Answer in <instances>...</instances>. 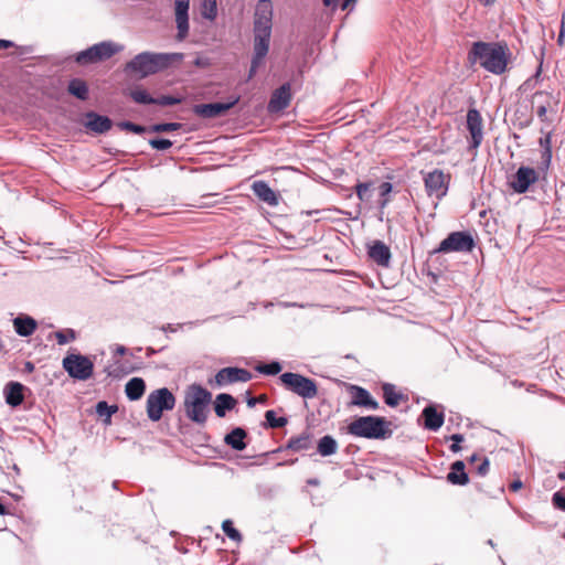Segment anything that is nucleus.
Here are the masks:
<instances>
[{
	"label": "nucleus",
	"instance_id": "obj_32",
	"mask_svg": "<svg viewBox=\"0 0 565 565\" xmlns=\"http://www.w3.org/2000/svg\"><path fill=\"white\" fill-rule=\"evenodd\" d=\"M268 52H269V46H263V45L260 46V45L253 44V55H252V60H250V66H249L247 79H252L256 75L259 66L264 63Z\"/></svg>",
	"mask_w": 565,
	"mask_h": 565
},
{
	"label": "nucleus",
	"instance_id": "obj_61",
	"mask_svg": "<svg viewBox=\"0 0 565 565\" xmlns=\"http://www.w3.org/2000/svg\"><path fill=\"white\" fill-rule=\"evenodd\" d=\"M35 366L31 361H26L23 365V372L25 373H32L34 371Z\"/></svg>",
	"mask_w": 565,
	"mask_h": 565
},
{
	"label": "nucleus",
	"instance_id": "obj_25",
	"mask_svg": "<svg viewBox=\"0 0 565 565\" xmlns=\"http://www.w3.org/2000/svg\"><path fill=\"white\" fill-rule=\"evenodd\" d=\"M12 322L15 333L23 338L31 337L38 329V321L26 313H19Z\"/></svg>",
	"mask_w": 565,
	"mask_h": 565
},
{
	"label": "nucleus",
	"instance_id": "obj_30",
	"mask_svg": "<svg viewBox=\"0 0 565 565\" xmlns=\"http://www.w3.org/2000/svg\"><path fill=\"white\" fill-rule=\"evenodd\" d=\"M383 401L388 407H397L401 402L407 401L408 397L396 391V386L392 383L382 384Z\"/></svg>",
	"mask_w": 565,
	"mask_h": 565
},
{
	"label": "nucleus",
	"instance_id": "obj_42",
	"mask_svg": "<svg viewBox=\"0 0 565 565\" xmlns=\"http://www.w3.org/2000/svg\"><path fill=\"white\" fill-rule=\"evenodd\" d=\"M222 530L226 536L234 542H241L243 540L242 533L234 526L233 521L230 519L222 522Z\"/></svg>",
	"mask_w": 565,
	"mask_h": 565
},
{
	"label": "nucleus",
	"instance_id": "obj_4",
	"mask_svg": "<svg viewBox=\"0 0 565 565\" xmlns=\"http://www.w3.org/2000/svg\"><path fill=\"white\" fill-rule=\"evenodd\" d=\"M212 393L201 384L188 386L184 395V412L186 417L196 425H204L207 419Z\"/></svg>",
	"mask_w": 565,
	"mask_h": 565
},
{
	"label": "nucleus",
	"instance_id": "obj_14",
	"mask_svg": "<svg viewBox=\"0 0 565 565\" xmlns=\"http://www.w3.org/2000/svg\"><path fill=\"white\" fill-rule=\"evenodd\" d=\"M466 117V127L470 134V139L468 140V149H477L483 139L481 114L477 108H469Z\"/></svg>",
	"mask_w": 565,
	"mask_h": 565
},
{
	"label": "nucleus",
	"instance_id": "obj_23",
	"mask_svg": "<svg viewBox=\"0 0 565 565\" xmlns=\"http://www.w3.org/2000/svg\"><path fill=\"white\" fill-rule=\"evenodd\" d=\"M223 441L235 451H243L248 445V431L241 426H235L225 434Z\"/></svg>",
	"mask_w": 565,
	"mask_h": 565
},
{
	"label": "nucleus",
	"instance_id": "obj_11",
	"mask_svg": "<svg viewBox=\"0 0 565 565\" xmlns=\"http://www.w3.org/2000/svg\"><path fill=\"white\" fill-rule=\"evenodd\" d=\"M241 100L239 95H232L226 102L202 103L193 106V113L201 118H216L224 116Z\"/></svg>",
	"mask_w": 565,
	"mask_h": 565
},
{
	"label": "nucleus",
	"instance_id": "obj_17",
	"mask_svg": "<svg viewBox=\"0 0 565 565\" xmlns=\"http://www.w3.org/2000/svg\"><path fill=\"white\" fill-rule=\"evenodd\" d=\"M252 373L243 367L226 366L217 371L215 374V383L224 386L232 383H246L252 380Z\"/></svg>",
	"mask_w": 565,
	"mask_h": 565
},
{
	"label": "nucleus",
	"instance_id": "obj_12",
	"mask_svg": "<svg viewBox=\"0 0 565 565\" xmlns=\"http://www.w3.org/2000/svg\"><path fill=\"white\" fill-rule=\"evenodd\" d=\"M450 182V174L440 169H434L424 177L425 191L428 196L441 200L447 195Z\"/></svg>",
	"mask_w": 565,
	"mask_h": 565
},
{
	"label": "nucleus",
	"instance_id": "obj_1",
	"mask_svg": "<svg viewBox=\"0 0 565 565\" xmlns=\"http://www.w3.org/2000/svg\"><path fill=\"white\" fill-rule=\"evenodd\" d=\"M511 51L504 41H476L468 52L470 64L479 65L489 73L501 75L508 71Z\"/></svg>",
	"mask_w": 565,
	"mask_h": 565
},
{
	"label": "nucleus",
	"instance_id": "obj_43",
	"mask_svg": "<svg viewBox=\"0 0 565 565\" xmlns=\"http://www.w3.org/2000/svg\"><path fill=\"white\" fill-rule=\"evenodd\" d=\"M54 337L56 339V342L60 345H65L68 342L76 340L77 332L72 328H66V329L56 331L54 333Z\"/></svg>",
	"mask_w": 565,
	"mask_h": 565
},
{
	"label": "nucleus",
	"instance_id": "obj_38",
	"mask_svg": "<svg viewBox=\"0 0 565 565\" xmlns=\"http://www.w3.org/2000/svg\"><path fill=\"white\" fill-rule=\"evenodd\" d=\"M264 417L266 428H282L288 424V418L286 416L278 417L274 409L266 411Z\"/></svg>",
	"mask_w": 565,
	"mask_h": 565
},
{
	"label": "nucleus",
	"instance_id": "obj_39",
	"mask_svg": "<svg viewBox=\"0 0 565 565\" xmlns=\"http://www.w3.org/2000/svg\"><path fill=\"white\" fill-rule=\"evenodd\" d=\"M129 97L138 105H154V97L145 88L130 90Z\"/></svg>",
	"mask_w": 565,
	"mask_h": 565
},
{
	"label": "nucleus",
	"instance_id": "obj_58",
	"mask_svg": "<svg viewBox=\"0 0 565 565\" xmlns=\"http://www.w3.org/2000/svg\"><path fill=\"white\" fill-rule=\"evenodd\" d=\"M14 46V43L10 40L0 39V50L9 49Z\"/></svg>",
	"mask_w": 565,
	"mask_h": 565
},
{
	"label": "nucleus",
	"instance_id": "obj_15",
	"mask_svg": "<svg viewBox=\"0 0 565 565\" xmlns=\"http://www.w3.org/2000/svg\"><path fill=\"white\" fill-rule=\"evenodd\" d=\"M539 180V174L534 168L521 166L518 168L510 182V188L518 194L526 193L531 185Z\"/></svg>",
	"mask_w": 565,
	"mask_h": 565
},
{
	"label": "nucleus",
	"instance_id": "obj_22",
	"mask_svg": "<svg viewBox=\"0 0 565 565\" xmlns=\"http://www.w3.org/2000/svg\"><path fill=\"white\" fill-rule=\"evenodd\" d=\"M26 391H29V388L20 382H8L3 388L6 403L12 408L19 407L24 402V393Z\"/></svg>",
	"mask_w": 565,
	"mask_h": 565
},
{
	"label": "nucleus",
	"instance_id": "obj_18",
	"mask_svg": "<svg viewBox=\"0 0 565 565\" xmlns=\"http://www.w3.org/2000/svg\"><path fill=\"white\" fill-rule=\"evenodd\" d=\"M367 257L377 266L388 268L391 266V248L380 239H374L366 245Z\"/></svg>",
	"mask_w": 565,
	"mask_h": 565
},
{
	"label": "nucleus",
	"instance_id": "obj_13",
	"mask_svg": "<svg viewBox=\"0 0 565 565\" xmlns=\"http://www.w3.org/2000/svg\"><path fill=\"white\" fill-rule=\"evenodd\" d=\"M445 407L429 402L422 411L423 427L429 431H438L445 423Z\"/></svg>",
	"mask_w": 565,
	"mask_h": 565
},
{
	"label": "nucleus",
	"instance_id": "obj_53",
	"mask_svg": "<svg viewBox=\"0 0 565 565\" xmlns=\"http://www.w3.org/2000/svg\"><path fill=\"white\" fill-rule=\"evenodd\" d=\"M536 86V83L533 82V78H527L520 87L519 89L522 93H526L529 90H532Z\"/></svg>",
	"mask_w": 565,
	"mask_h": 565
},
{
	"label": "nucleus",
	"instance_id": "obj_28",
	"mask_svg": "<svg viewBox=\"0 0 565 565\" xmlns=\"http://www.w3.org/2000/svg\"><path fill=\"white\" fill-rule=\"evenodd\" d=\"M237 399L228 393H220L215 396L213 408L215 415L224 418L226 414L235 408Z\"/></svg>",
	"mask_w": 565,
	"mask_h": 565
},
{
	"label": "nucleus",
	"instance_id": "obj_5",
	"mask_svg": "<svg viewBox=\"0 0 565 565\" xmlns=\"http://www.w3.org/2000/svg\"><path fill=\"white\" fill-rule=\"evenodd\" d=\"M274 9L270 0H258L253 21V44L270 47Z\"/></svg>",
	"mask_w": 565,
	"mask_h": 565
},
{
	"label": "nucleus",
	"instance_id": "obj_10",
	"mask_svg": "<svg viewBox=\"0 0 565 565\" xmlns=\"http://www.w3.org/2000/svg\"><path fill=\"white\" fill-rule=\"evenodd\" d=\"M62 366L75 381H87L94 374V361L78 352L67 353L62 360Z\"/></svg>",
	"mask_w": 565,
	"mask_h": 565
},
{
	"label": "nucleus",
	"instance_id": "obj_56",
	"mask_svg": "<svg viewBox=\"0 0 565 565\" xmlns=\"http://www.w3.org/2000/svg\"><path fill=\"white\" fill-rule=\"evenodd\" d=\"M522 487H523V482H522L520 479H515V480H513V481L510 483V486H509V488H510V490H511L512 492H516V491H519Z\"/></svg>",
	"mask_w": 565,
	"mask_h": 565
},
{
	"label": "nucleus",
	"instance_id": "obj_50",
	"mask_svg": "<svg viewBox=\"0 0 565 565\" xmlns=\"http://www.w3.org/2000/svg\"><path fill=\"white\" fill-rule=\"evenodd\" d=\"M489 469H490V460L484 457L481 462L477 466V473L481 477H484L488 472H489Z\"/></svg>",
	"mask_w": 565,
	"mask_h": 565
},
{
	"label": "nucleus",
	"instance_id": "obj_59",
	"mask_svg": "<svg viewBox=\"0 0 565 565\" xmlns=\"http://www.w3.org/2000/svg\"><path fill=\"white\" fill-rule=\"evenodd\" d=\"M246 403H247V406L249 408H252L256 405L257 399L247 392L246 393Z\"/></svg>",
	"mask_w": 565,
	"mask_h": 565
},
{
	"label": "nucleus",
	"instance_id": "obj_64",
	"mask_svg": "<svg viewBox=\"0 0 565 565\" xmlns=\"http://www.w3.org/2000/svg\"><path fill=\"white\" fill-rule=\"evenodd\" d=\"M194 65L198 66V67H204L207 65V62L201 57H196L194 60Z\"/></svg>",
	"mask_w": 565,
	"mask_h": 565
},
{
	"label": "nucleus",
	"instance_id": "obj_19",
	"mask_svg": "<svg viewBox=\"0 0 565 565\" xmlns=\"http://www.w3.org/2000/svg\"><path fill=\"white\" fill-rule=\"evenodd\" d=\"M83 125L87 131L94 135H104L113 128L114 121L106 115L89 110L85 114Z\"/></svg>",
	"mask_w": 565,
	"mask_h": 565
},
{
	"label": "nucleus",
	"instance_id": "obj_9",
	"mask_svg": "<svg viewBox=\"0 0 565 565\" xmlns=\"http://www.w3.org/2000/svg\"><path fill=\"white\" fill-rule=\"evenodd\" d=\"M476 247L475 236L469 231L450 232L431 254L470 253Z\"/></svg>",
	"mask_w": 565,
	"mask_h": 565
},
{
	"label": "nucleus",
	"instance_id": "obj_45",
	"mask_svg": "<svg viewBox=\"0 0 565 565\" xmlns=\"http://www.w3.org/2000/svg\"><path fill=\"white\" fill-rule=\"evenodd\" d=\"M149 146L157 151H164L173 146V142L168 138L154 137L148 140Z\"/></svg>",
	"mask_w": 565,
	"mask_h": 565
},
{
	"label": "nucleus",
	"instance_id": "obj_26",
	"mask_svg": "<svg viewBox=\"0 0 565 565\" xmlns=\"http://www.w3.org/2000/svg\"><path fill=\"white\" fill-rule=\"evenodd\" d=\"M446 480L452 486H466L469 483V475L462 460H456L450 465Z\"/></svg>",
	"mask_w": 565,
	"mask_h": 565
},
{
	"label": "nucleus",
	"instance_id": "obj_51",
	"mask_svg": "<svg viewBox=\"0 0 565 565\" xmlns=\"http://www.w3.org/2000/svg\"><path fill=\"white\" fill-rule=\"evenodd\" d=\"M393 191V184L391 182H382L380 185V196L387 198Z\"/></svg>",
	"mask_w": 565,
	"mask_h": 565
},
{
	"label": "nucleus",
	"instance_id": "obj_37",
	"mask_svg": "<svg viewBox=\"0 0 565 565\" xmlns=\"http://www.w3.org/2000/svg\"><path fill=\"white\" fill-rule=\"evenodd\" d=\"M282 369L281 363L278 360H271L269 362L258 363L255 366V371L259 374L267 376H275L280 373Z\"/></svg>",
	"mask_w": 565,
	"mask_h": 565
},
{
	"label": "nucleus",
	"instance_id": "obj_34",
	"mask_svg": "<svg viewBox=\"0 0 565 565\" xmlns=\"http://www.w3.org/2000/svg\"><path fill=\"white\" fill-rule=\"evenodd\" d=\"M542 148L540 169L547 170L552 162V132H547L539 139Z\"/></svg>",
	"mask_w": 565,
	"mask_h": 565
},
{
	"label": "nucleus",
	"instance_id": "obj_29",
	"mask_svg": "<svg viewBox=\"0 0 565 565\" xmlns=\"http://www.w3.org/2000/svg\"><path fill=\"white\" fill-rule=\"evenodd\" d=\"M66 90L71 96L78 100L85 102L89 98V87L83 78H71L67 83Z\"/></svg>",
	"mask_w": 565,
	"mask_h": 565
},
{
	"label": "nucleus",
	"instance_id": "obj_36",
	"mask_svg": "<svg viewBox=\"0 0 565 565\" xmlns=\"http://www.w3.org/2000/svg\"><path fill=\"white\" fill-rule=\"evenodd\" d=\"M96 414L103 419L104 425L108 426L111 424L113 416L118 412L116 404H108L106 401H99L95 405Z\"/></svg>",
	"mask_w": 565,
	"mask_h": 565
},
{
	"label": "nucleus",
	"instance_id": "obj_48",
	"mask_svg": "<svg viewBox=\"0 0 565 565\" xmlns=\"http://www.w3.org/2000/svg\"><path fill=\"white\" fill-rule=\"evenodd\" d=\"M372 183L371 182H359L355 185V193L360 201H369L370 195L367 194Z\"/></svg>",
	"mask_w": 565,
	"mask_h": 565
},
{
	"label": "nucleus",
	"instance_id": "obj_54",
	"mask_svg": "<svg viewBox=\"0 0 565 565\" xmlns=\"http://www.w3.org/2000/svg\"><path fill=\"white\" fill-rule=\"evenodd\" d=\"M180 327H181V324L167 323V324L161 326L159 328V330L162 332H175L179 330Z\"/></svg>",
	"mask_w": 565,
	"mask_h": 565
},
{
	"label": "nucleus",
	"instance_id": "obj_60",
	"mask_svg": "<svg viewBox=\"0 0 565 565\" xmlns=\"http://www.w3.org/2000/svg\"><path fill=\"white\" fill-rule=\"evenodd\" d=\"M356 0H343L341 2V9L342 10H348L350 9L351 7H353L355 4Z\"/></svg>",
	"mask_w": 565,
	"mask_h": 565
},
{
	"label": "nucleus",
	"instance_id": "obj_2",
	"mask_svg": "<svg viewBox=\"0 0 565 565\" xmlns=\"http://www.w3.org/2000/svg\"><path fill=\"white\" fill-rule=\"evenodd\" d=\"M183 58L184 54L179 52L143 51L129 60L122 71L129 77L143 79L170 68Z\"/></svg>",
	"mask_w": 565,
	"mask_h": 565
},
{
	"label": "nucleus",
	"instance_id": "obj_44",
	"mask_svg": "<svg viewBox=\"0 0 565 565\" xmlns=\"http://www.w3.org/2000/svg\"><path fill=\"white\" fill-rule=\"evenodd\" d=\"M202 15L206 20L214 21L217 17V1L216 0H203Z\"/></svg>",
	"mask_w": 565,
	"mask_h": 565
},
{
	"label": "nucleus",
	"instance_id": "obj_7",
	"mask_svg": "<svg viewBox=\"0 0 565 565\" xmlns=\"http://www.w3.org/2000/svg\"><path fill=\"white\" fill-rule=\"evenodd\" d=\"M124 50V45L117 44L113 41H102L99 43L93 44L92 46L77 52L73 60L78 65H89L95 64L110 58L115 54L121 52Z\"/></svg>",
	"mask_w": 565,
	"mask_h": 565
},
{
	"label": "nucleus",
	"instance_id": "obj_40",
	"mask_svg": "<svg viewBox=\"0 0 565 565\" xmlns=\"http://www.w3.org/2000/svg\"><path fill=\"white\" fill-rule=\"evenodd\" d=\"M120 130L128 131L135 135H143L149 132V126L136 124L130 120H122L117 124Z\"/></svg>",
	"mask_w": 565,
	"mask_h": 565
},
{
	"label": "nucleus",
	"instance_id": "obj_35",
	"mask_svg": "<svg viewBox=\"0 0 565 565\" xmlns=\"http://www.w3.org/2000/svg\"><path fill=\"white\" fill-rule=\"evenodd\" d=\"M338 450V441L332 435H323L317 441V452L321 457H330Z\"/></svg>",
	"mask_w": 565,
	"mask_h": 565
},
{
	"label": "nucleus",
	"instance_id": "obj_47",
	"mask_svg": "<svg viewBox=\"0 0 565 565\" xmlns=\"http://www.w3.org/2000/svg\"><path fill=\"white\" fill-rule=\"evenodd\" d=\"M446 440L451 441L449 450L454 454H457L462 449L461 443L465 440V436L462 434H452L450 436H447Z\"/></svg>",
	"mask_w": 565,
	"mask_h": 565
},
{
	"label": "nucleus",
	"instance_id": "obj_6",
	"mask_svg": "<svg viewBox=\"0 0 565 565\" xmlns=\"http://www.w3.org/2000/svg\"><path fill=\"white\" fill-rule=\"evenodd\" d=\"M177 397L168 387H160L149 393L146 401V412L148 418L157 423L164 412H170L175 407Z\"/></svg>",
	"mask_w": 565,
	"mask_h": 565
},
{
	"label": "nucleus",
	"instance_id": "obj_3",
	"mask_svg": "<svg viewBox=\"0 0 565 565\" xmlns=\"http://www.w3.org/2000/svg\"><path fill=\"white\" fill-rule=\"evenodd\" d=\"M392 423L385 417L366 415L356 417L347 426V433L354 437L384 440L392 436Z\"/></svg>",
	"mask_w": 565,
	"mask_h": 565
},
{
	"label": "nucleus",
	"instance_id": "obj_57",
	"mask_svg": "<svg viewBox=\"0 0 565 565\" xmlns=\"http://www.w3.org/2000/svg\"><path fill=\"white\" fill-rule=\"evenodd\" d=\"M164 349H166V347H162V348H160L159 350H156V349H153L152 347H148V348L146 349V355H147L148 358H150V356H152V355H154V354H157V353H159V352L163 351Z\"/></svg>",
	"mask_w": 565,
	"mask_h": 565
},
{
	"label": "nucleus",
	"instance_id": "obj_55",
	"mask_svg": "<svg viewBox=\"0 0 565 565\" xmlns=\"http://www.w3.org/2000/svg\"><path fill=\"white\" fill-rule=\"evenodd\" d=\"M564 40H565V24H564V21H562L561 28L558 31V35H557V44L559 46L564 45Z\"/></svg>",
	"mask_w": 565,
	"mask_h": 565
},
{
	"label": "nucleus",
	"instance_id": "obj_52",
	"mask_svg": "<svg viewBox=\"0 0 565 565\" xmlns=\"http://www.w3.org/2000/svg\"><path fill=\"white\" fill-rule=\"evenodd\" d=\"M543 56H544V54L542 53L541 58H540V64L536 67L535 73L530 77V78H533V82H535L536 84L542 79L541 75L543 72Z\"/></svg>",
	"mask_w": 565,
	"mask_h": 565
},
{
	"label": "nucleus",
	"instance_id": "obj_20",
	"mask_svg": "<svg viewBox=\"0 0 565 565\" xmlns=\"http://www.w3.org/2000/svg\"><path fill=\"white\" fill-rule=\"evenodd\" d=\"M190 0H174V15L177 24V40L183 41L189 35Z\"/></svg>",
	"mask_w": 565,
	"mask_h": 565
},
{
	"label": "nucleus",
	"instance_id": "obj_24",
	"mask_svg": "<svg viewBox=\"0 0 565 565\" xmlns=\"http://www.w3.org/2000/svg\"><path fill=\"white\" fill-rule=\"evenodd\" d=\"M253 193L262 202L269 206H277L279 204L280 194L273 190L266 181L258 180L252 184Z\"/></svg>",
	"mask_w": 565,
	"mask_h": 565
},
{
	"label": "nucleus",
	"instance_id": "obj_16",
	"mask_svg": "<svg viewBox=\"0 0 565 565\" xmlns=\"http://www.w3.org/2000/svg\"><path fill=\"white\" fill-rule=\"evenodd\" d=\"M292 99L291 84L284 83L278 88L274 89L267 104V111L269 114H278L284 111Z\"/></svg>",
	"mask_w": 565,
	"mask_h": 565
},
{
	"label": "nucleus",
	"instance_id": "obj_21",
	"mask_svg": "<svg viewBox=\"0 0 565 565\" xmlns=\"http://www.w3.org/2000/svg\"><path fill=\"white\" fill-rule=\"evenodd\" d=\"M348 392L351 394V406H358L372 411L379 409V402L372 396V394L366 388L360 385L350 384L348 386Z\"/></svg>",
	"mask_w": 565,
	"mask_h": 565
},
{
	"label": "nucleus",
	"instance_id": "obj_33",
	"mask_svg": "<svg viewBox=\"0 0 565 565\" xmlns=\"http://www.w3.org/2000/svg\"><path fill=\"white\" fill-rule=\"evenodd\" d=\"M311 437V434L308 431H303L298 436H292L288 439L286 449L292 451L308 450L312 446Z\"/></svg>",
	"mask_w": 565,
	"mask_h": 565
},
{
	"label": "nucleus",
	"instance_id": "obj_49",
	"mask_svg": "<svg viewBox=\"0 0 565 565\" xmlns=\"http://www.w3.org/2000/svg\"><path fill=\"white\" fill-rule=\"evenodd\" d=\"M552 504L555 509L565 512V491L558 490L552 495Z\"/></svg>",
	"mask_w": 565,
	"mask_h": 565
},
{
	"label": "nucleus",
	"instance_id": "obj_8",
	"mask_svg": "<svg viewBox=\"0 0 565 565\" xmlns=\"http://www.w3.org/2000/svg\"><path fill=\"white\" fill-rule=\"evenodd\" d=\"M279 381L285 390L303 399H312L318 395V383L316 380L303 374L285 372L279 375Z\"/></svg>",
	"mask_w": 565,
	"mask_h": 565
},
{
	"label": "nucleus",
	"instance_id": "obj_27",
	"mask_svg": "<svg viewBox=\"0 0 565 565\" xmlns=\"http://www.w3.org/2000/svg\"><path fill=\"white\" fill-rule=\"evenodd\" d=\"M533 99L540 98V97H546V104H541L537 107L536 114L541 121H546L547 117V110H557L556 107L559 104L558 96L554 95L553 93L546 92V90H537L533 94Z\"/></svg>",
	"mask_w": 565,
	"mask_h": 565
},
{
	"label": "nucleus",
	"instance_id": "obj_41",
	"mask_svg": "<svg viewBox=\"0 0 565 565\" xmlns=\"http://www.w3.org/2000/svg\"><path fill=\"white\" fill-rule=\"evenodd\" d=\"M180 122H156L149 126L150 134L171 132L181 129Z\"/></svg>",
	"mask_w": 565,
	"mask_h": 565
},
{
	"label": "nucleus",
	"instance_id": "obj_63",
	"mask_svg": "<svg viewBox=\"0 0 565 565\" xmlns=\"http://www.w3.org/2000/svg\"><path fill=\"white\" fill-rule=\"evenodd\" d=\"M521 518H522L525 522H527V523H531V524L535 525L534 516H533V515H531V514H529V513H526V512H523V513L521 514Z\"/></svg>",
	"mask_w": 565,
	"mask_h": 565
},
{
	"label": "nucleus",
	"instance_id": "obj_46",
	"mask_svg": "<svg viewBox=\"0 0 565 565\" xmlns=\"http://www.w3.org/2000/svg\"><path fill=\"white\" fill-rule=\"evenodd\" d=\"M182 100H183V98L180 96L161 95L159 97H154V105L174 106V105L181 104Z\"/></svg>",
	"mask_w": 565,
	"mask_h": 565
},
{
	"label": "nucleus",
	"instance_id": "obj_62",
	"mask_svg": "<svg viewBox=\"0 0 565 565\" xmlns=\"http://www.w3.org/2000/svg\"><path fill=\"white\" fill-rule=\"evenodd\" d=\"M359 450V447L353 445V444H350L345 447L344 449V452L348 454V455H353L355 454L356 451Z\"/></svg>",
	"mask_w": 565,
	"mask_h": 565
},
{
	"label": "nucleus",
	"instance_id": "obj_31",
	"mask_svg": "<svg viewBox=\"0 0 565 565\" xmlns=\"http://www.w3.org/2000/svg\"><path fill=\"white\" fill-rule=\"evenodd\" d=\"M146 382L142 377H132L125 385V394L131 402L139 401L146 392Z\"/></svg>",
	"mask_w": 565,
	"mask_h": 565
}]
</instances>
